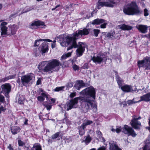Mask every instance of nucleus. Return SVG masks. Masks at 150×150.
Listing matches in <instances>:
<instances>
[{
    "instance_id": "18",
    "label": "nucleus",
    "mask_w": 150,
    "mask_h": 150,
    "mask_svg": "<svg viewBox=\"0 0 150 150\" xmlns=\"http://www.w3.org/2000/svg\"><path fill=\"white\" fill-rule=\"evenodd\" d=\"M32 77L30 75H25L22 76L21 81L22 84L25 86V83H29L32 80Z\"/></svg>"
},
{
    "instance_id": "39",
    "label": "nucleus",
    "mask_w": 150,
    "mask_h": 150,
    "mask_svg": "<svg viewBox=\"0 0 150 150\" xmlns=\"http://www.w3.org/2000/svg\"><path fill=\"white\" fill-rule=\"evenodd\" d=\"M18 143L20 146H22L25 144V143L20 139L18 140Z\"/></svg>"
},
{
    "instance_id": "13",
    "label": "nucleus",
    "mask_w": 150,
    "mask_h": 150,
    "mask_svg": "<svg viewBox=\"0 0 150 150\" xmlns=\"http://www.w3.org/2000/svg\"><path fill=\"white\" fill-rule=\"evenodd\" d=\"M1 93H3L6 98L9 97V94L11 92V86L9 83H5L1 86Z\"/></svg>"
},
{
    "instance_id": "57",
    "label": "nucleus",
    "mask_w": 150,
    "mask_h": 150,
    "mask_svg": "<svg viewBox=\"0 0 150 150\" xmlns=\"http://www.w3.org/2000/svg\"><path fill=\"white\" fill-rule=\"evenodd\" d=\"M121 129L120 128H117L115 130V131L117 133H119L121 131Z\"/></svg>"
},
{
    "instance_id": "28",
    "label": "nucleus",
    "mask_w": 150,
    "mask_h": 150,
    "mask_svg": "<svg viewBox=\"0 0 150 150\" xmlns=\"http://www.w3.org/2000/svg\"><path fill=\"white\" fill-rule=\"evenodd\" d=\"M85 127H83L82 125L79 127V134L80 135L83 136L85 133Z\"/></svg>"
},
{
    "instance_id": "5",
    "label": "nucleus",
    "mask_w": 150,
    "mask_h": 150,
    "mask_svg": "<svg viewBox=\"0 0 150 150\" xmlns=\"http://www.w3.org/2000/svg\"><path fill=\"white\" fill-rule=\"evenodd\" d=\"M89 29L83 28L82 30H78L76 31L72 34V36L69 35L65 37L64 35V38L69 40L68 42L69 43L72 40H76L80 38L83 35H88L89 34Z\"/></svg>"
},
{
    "instance_id": "19",
    "label": "nucleus",
    "mask_w": 150,
    "mask_h": 150,
    "mask_svg": "<svg viewBox=\"0 0 150 150\" xmlns=\"http://www.w3.org/2000/svg\"><path fill=\"white\" fill-rule=\"evenodd\" d=\"M114 72L115 73L116 80L119 86V88H120L121 86H123V83L124 82V81L119 76L117 72L116 71L114 70Z\"/></svg>"
},
{
    "instance_id": "2",
    "label": "nucleus",
    "mask_w": 150,
    "mask_h": 150,
    "mask_svg": "<svg viewBox=\"0 0 150 150\" xmlns=\"http://www.w3.org/2000/svg\"><path fill=\"white\" fill-rule=\"evenodd\" d=\"M62 63L56 59L49 61H43L38 65V72L42 74L49 72L55 68L61 66Z\"/></svg>"
},
{
    "instance_id": "9",
    "label": "nucleus",
    "mask_w": 150,
    "mask_h": 150,
    "mask_svg": "<svg viewBox=\"0 0 150 150\" xmlns=\"http://www.w3.org/2000/svg\"><path fill=\"white\" fill-rule=\"evenodd\" d=\"M115 2L114 0H107L106 1H101V0H98L96 5V7L98 9L101 7L105 6L106 7L112 8Z\"/></svg>"
},
{
    "instance_id": "46",
    "label": "nucleus",
    "mask_w": 150,
    "mask_h": 150,
    "mask_svg": "<svg viewBox=\"0 0 150 150\" xmlns=\"http://www.w3.org/2000/svg\"><path fill=\"white\" fill-rule=\"evenodd\" d=\"M76 92H75L72 93H71L70 94V95H69V97L71 98H73L75 96H76Z\"/></svg>"
},
{
    "instance_id": "30",
    "label": "nucleus",
    "mask_w": 150,
    "mask_h": 150,
    "mask_svg": "<svg viewBox=\"0 0 150 150\" xmlns=\"http://www.w3.org/2000/svg\"><path fill=\"white\" fill-rule=\"evenodd\" d=\"M92 140V137L90 136L89 134H88V135L86 137L85 139L83 140V142H84L85 144H87L91 141Z\"/></svg>"
},
{
    "instance_id": "8",
    "label": "nucleus",
    "mask_w": 150,
    "mask_h": 150,
    "mask_svg": "<svg viewBox=\"0 0 150 150\" xmlns=\"http://www.w3.org/2000/svg\"><path fill=\"white\" fill-rule=\"evenodd\" d=\"M29 27L31 29L35 30L40 28H45L46 25L44 22L38 19L32 21L29 25Z\"/></svg>"
},
{
    "instance_id": "43",
    "label": "nucleus",
    "mask_w": 150,
    "mask_h": 150,
    "mask_svg": "<svg viewBox=\"0 0 150 150\" xmlns=\"http://www.w3.org/2000/svg\"><path fill=\"white\" fill-rule=\"evenodd\" d=\"M64 88L63 87H57L54 89L55 91H59L62 90Z\"/></svg>"
},
{
    "instance_id": "11",
    "label": "nucleus",
    "mask_w": 150,
    "mask_h": 150,
    "mask_svg": "<svg viewBox=\"0 0 150 150\" xmlns=\"http://www.w3.org/2000/svg\"><path fill=\"white\" fill-rule=\"evenodd\" d=\"M80 98H81V96L76 97L69 100L67 103V110H69L72 108H77L79 100H80Z\"/></svg>"
},
{
    "instance_id": "23",
    "label": "nucleus",
    "mask_w": 150,
    "mask_h": 150,
    "mask_svg": "<svg viewBox=\"0 0 150 150\" xmlns=\"http://www.w3.org/2000/svg\"><path fill=\"white\" fill-rule=\"evenodd\" d=\"M21 130L20 127L17 126H14L11 127V130L13 134H16L19 132Z\"/></svg>"
},
{
    "instance_id": "29",
    "label": "nucleus",
    "mask_w": 150,
    "mask_h": 150,
    "mask_svg": "<svg viewBox=\"0 0 150 150\" xmlns=\"http://www.w3.org/2000/svg\"><path fill=\"white\" fill-rule=\"evenodd\" d=\"M115 32L114 31L112 33L108 32L107 33L108 38L109 39H111V40L115 39L116 38L114 36Z\"/></svg>"
},
{
    "instance_id": "32",
    "label": "nucleus",
    "mask_w": 150,
    "mask_h": 150,
    "mask_svg": "<svg viewBox=\"0 0 150 150\" xmlns=\"http://www.w3.org/2000/svg\"><path fill=\"white\" fill-rule=\"evenodd\" d=\"M93 32L94 35L95 37H97L98 36V34L100 33V31L99 29H94L93 30Z\"/></svg>"
},
{
    "instance_id": "20",
    "label": "nucleus",
    "mask_w": 150,
    "mask_h": 150,
    "mask_svg": "<svg viewBox=\"0 0 150 150\" xmlns=\"http://www.w3.org/2000/svg\"><path fill=\"white\" fill-rule=\"evenodd\" d=\"M142 101L146 102L150 101V92L140 97V99L139 100V102Z\"/></svg>"
},
{
    "instance_id": "36",
    "label": "nucleus",
    "mask_w": 150,
    "mask_h": 150,
    "mask_svg": "<svg viewBox=\"0 0 150 150\" xmlns=\"http://www.w3.org/2000/svg\"><path fill=\"white\" fill-rule=\"evenodd\" d=\"M60 133V132H58L52 136V138L53 139H56L59 136Z\"/></svg>"
},
{
    "instance_id": "3",
    "label": "nucleus",
    "mask_w": 150,
    "mask_h": 150,
    "mask_svg": "<svg viewBox=\"0 0 150 150\" xmlns=\"http://www.w3.org/2000/svg\"><path fill=\"white\" fill-rule=\"evenodd\" d=\"M123 11L125 14L128 15L140 14L142 13V11L140 10L137 2L134 1H132L125 6Z\"/></svg>"
},
{
    "instance_id": "25",
    "label": "nucleus",
    "mask_w": 150,
    "mask_h": 150,
    "mask_svg": "<svg viewBox=\"0 0 150 150\" xmlns=\"http://www.w3.org/2000/svg\"><path fill=\"white\" fill-rule=\"evenodd\" d=\"M120 28L122 30H130L132 29V27L124 24L120 26Z\"/></svg>"
},
{
    "instance_id": "35",
    "label": "nucleus",
    "mask_w": 150,
    "mask_h": 150,
    "mask_svg": "<svg viewBox=\"0 0 150 150\" xmlns=\"http://www.w3.org/2000/svg\"><path fill=\"white\" fill-rule=\"evenodd\" d=\"M44 39H40L37 40H35L34 42V46L35 47L38 46L40 45L39 42L40 41H44Z\"/></svg>"
},
{
    "instance_id": "59",
    "label": "nucleus",
    "mask_w": 150,
    "mask_h": 150,
    "mask_svg": "<svg viewBox=\"0 0 150 150\" xmlns=\"http://www.w3.org/2000/svg\"><path fill=\"white\" fill-rule=\"evenodd\" d=\"M9 80V79L8 78V76H7L6 77H5V78H3L2 79V81H3L4 82H5L8 80Z\"/></svg>"
},
{
    "instance_id": "52",
    "label": "nucleus",
    "mask_w": 150,
    "mask_h": 150,
    "mask_svg": "<svg viewBox=\"0 0 150 150\" xmlns=\"http://www.w3.org/2000/svg\"><path fill=\"white\" fill-rule=\"evenodd\" d=\"M7 148L9 149V150H13V146L11 144H9L7 146Z\"/></svg>"
},
{
    "instance_id": "51",
    "label": "nucleus",
    "mask_w": 150,
    "mask_h": 150,
    "mask_svg": "<svg viewBox=\"0 0 150 150\" xmlns=\"http://www.w3.org/2000/svg\"><path fill=\"white\" fill-rule=\"evenodd\" d=\"M73 86L72 82L70 81L68 83L67 87L68 88H71Z\"/></svg>"
},
{
    "instance_id": "6",
    "label": "nucleus",
    "mask_w": 150,
    "mask_h": 150,
    "mask_svg": "<svg viewBox=\"0 0 150 150\" xmlns=\"http://www.w3.org/2000/svg\"><path fill=\"white\" fill-rule=\"evenodd\" d=\"M80 103L84 104L89 109H91L94 112H96L97 111V106L96 104L93 103L94 100L91 99L90 98L87 97L81 96Z\"/></svg>"
},
{
    "instance_id": "26",
    "label": "nucleus",
    "mask_w": 150,
    "mask_h": 150,
    "mask_svg": "<svg viewBox=\"0 0 150 150\" xmlns=\"http://www.w3.org/2000/svg\"><path fill=\"white\" fill-rule=\"evenodd\" d=\"M43 105L46 108L47 110H50L52 107V103L47 101L43 102Z\"/></svg>"
},
{
    "instance_id": "61",
    "label": "nucleus",
    "mask_w": 150,
    "mask_h": 150,
    "mask_svg": "<svg viewBox=\"0 0 150 150\" xmlns=\"http://www.w3.org/2000/svg\"><path fill=\"white\" fill-rule=\"evenodd\" d=\"M50 100L52 103H54L55 102L56 100L54 98H52Z\"/></svg>"
},
{
    "instance_id": "55",
    "label": "nucleus",
    "mask_w": 150,
    "mask_h": 150,
    "mask_svg": "<svg viewBox=\"0 0 150 150\" xmlns=\"http://www.w3.org/2000/svg\"><path fill=\"white\" fill-rule=\"evenodd\" d=\"M67 57H66V55L65 54L63 55L61 57V59L62 60H64L66 59Z\"/></svg>"
},
{
    "instance_id": "21",
    "label": "nucleus",
    "mask_w": 150,
    "mask_h": 150,
    "mask_svg": "<svg viewBox=\"0 0 150 150\" xmlns=\"http://www.w3.org/2000/svg\"><path fill=\"white\" fill-rule=\"evenodd\" d=\"M137 28L140 32L143 33H145L147 32L148 27L146 25H139Z\"/></svg>"
},
{
    "instance_id": "48",
    "label": "nucleus",
    "mask_w": 150,
    "mask_h": 150,
    "mask_svg": "<svg viewBox=\"0 0 150 150\" xmlns=\"http://www.w3.org/2000/svg\"><path fill=\"white\" fill-rule=\"evenodd\" d=\"M41 79L40 78H39L37 80L36 82V85H38L41 83Z\"/></svg>"
},
{
    "instance_id": "17",
    "label": "nucleus",
    "mask_w": 150,
    "mask_h": 150,
    "mask_svg": "<svg viewBox=\"0 0 150 150\" xmlns=\"http://www.w3.org/2000/svg\"><path fill=\"white\" fill-rule=\"evenodd\" d=\"M48 43L46 42H44L42 43L40 46V52L43 55L44 54L47 52L49 50Z\"/></svg>"
},
{
    "instance_id": "63",
    "label": "nucleus",
    "mask_w": 150,
    "mask_h": 150,
    "mask_svg": "<svg viewBox=\"0 0 150 150\" xmlns=\"http://www.w3.org/2000/svg\"><path fill=\"white\" fill-rule=\"evenodd\" d=\"M28 120L27 119H26L25 120V122H24V125H28Z\"/></svg>"
},
{
    "instance_id": "50",
    "label": "nucleus",
    "mask_w": 150,
    "mask_h": 150,
    "mask_svg": "<svg viewBox=\"0 0 150 150\" xmlns=\"http://www.w3.org/2000/svg\"><path fill=\"white\" fill-rule=\"evenodd\" d=\"M7 24V23L6 22H3L1 23V27H6V25Z\"/></svg>"
},
{
    "instance_id": "41",
    "label": "nucleus",
    "mask_w": 150,
    "mask_h": 150,
    "mask_svg": "<svg viewBox=\"0 0 150 150\" xmlns=\"http://www.w3.org/2000/svg\"><path fill=\"white\" fill-rule=\"evenodd\" d=\"M89 68L88 64L87 63H85L83 66L82 67V68L83 69H88Z\"/></svg>"
},
{
    "instance_id": "44",
    "label": "nucleus",
    "mask_w": 150,
    "mask_h": 150,
    "mask_svg": "<svg viewBox=\"0 0 150 150\" xmlns=\"http://www.w3.org/2000/svg\"><path fill=\"white\" fill-rule=\"evenodd\" d=\"M73 69L74 71L78 70L79 69V66L76 64H74L73 67Z\"/></svg>"
},
{
    "instance_id": "64",
    "label": "nucleus",
    "mask_w": 150,
    "mask_h": 150,
    "mask_svg": "<svg viewBox=\"0 0 150 150\" xmlns=\"http://www.w3.org/2000/svg\"><path fill=\"white\" fill-rule=\"evenodd\" d=\"M60 6V5H58L56 6L54 8H52V10H55L56 8H57L58 7H59Z\"/></svg>"
},
{
    "instance_id": "12",
    "label": "nucleus",
    "mask_w": 150,
    "mask_h": 150,
    "mask_svg": "<svg viewBox=\"0 0 150 150\" xmlns=\"http://www.w3.org/2000/svg\"><path fill=\"white\" fill-rule=\"evenodd\" d=\"M107 56L103 53H99L97 57L93 56L91 60L95 63H100L103 61L106 62L107 60Z\"/></svg>"
},
{
    "instance_id": "60",
    "label": "nucleus",
    "mask_w": 150,
    "mask_h": 150,
    "mask_svg": "<svg viewBox=\"0 0 150 150\" xmlns=\"http://www.w3.org/2000/svg\"><path fill=\"white\" fill-rule=\"evenodd\" d=\"M18 103L21 104L23 103V101L22 100H20L19 98L18 99Z\"/></svg>"
},
{
    "instance_id": "58",
    "label": "nucleus",
    "mask_w": 150,
    "mask_h": 150,
    "mask_svg": "<svg viewBox=\"0 0 150 150\" xmlns=\"http://www.w3.org/2000/svg\"><path fill=\"white\" fill-rule=\"evenodd\" d=\"M71 52H69L68 53H67V54H65L66 56V57H70L71 55Z\"/></svg>"
},
{
    "instance_id": "33",
    "label": "nucleus",
    "mask_w": 150,
    "mask_h": 150,
    "mask_svg": "<svg viewBox=\"0 0 150 150\" xmlns=\"http://www.w3.org/2000/svg\"><path fill=\"white\" fill-rule=\"evenodd\" d=\"M134 98L132 100H129L127 101V103L129 105H132L137 103H139V101H134Z\"/></svg>"
},
{
    "instance_id": "7",
    "label": "nucleus",
    "mask_w": 150,
    "mask_h": 150,
    "mask_svg": "<svg viewBox=\"0 0 150 150\" xmlns=\"http://www.w3.org/2000/svg\"><path fill=\"white\" fill-rule=\"evenodd\" d=\"M96 89L92 86H91L83 90L80 93L82 96H86L87 97L92 98L95 100L96 98Z\"/></svg>"
},
{
    "instance_id": "10",
    "label": "nucleus",
    "mask_w": 150,
    "mask_h": 150,
    "mask_svg": "<svg viewBox=\"0 0 150 150\" xmlns=\"http://www.w3.org/2000/svg\"><path fill=\"white\" fill-rule=\"evenodd\" d=\"M137 65L139 69L145 67V70H150V57H146L144 58L143 60L138 61Z\"/></svg>"
},
{
    "instance_id": "54",
    "label": "nucleus",
    "mask_w": 150,
    "mask_h": 150,
    "mask_svg": "<svg viewBox=\"0 0 150 150\" xmlns=\"http://www.w3.org/2000/svg\"><path fill=\"white\" fill-rule=\"evenodd\" d=\"M144 37L147 38L148 39H150V29L149 30V33L148 34L144 35Z\"/></svg>"
},
{
    "instance_id": "27",
    "label": "nucleus",
    "mask_w": 150,
    "mask_h": 150,
    "mask_svg": "<svg viewBox=\"0 0 150 150\" xmlns=\"http://www.w3.org/2000/svg\"><path fill=\"white\" fill-rule=\"evenodd\" d=\"M41 95L42 96H39L37 97L38 100L39 101H44L45 100V97L48 98L47 94L44 93L42 92L41 93Z\"/></svg>"
},
{
    "instance_id": "42",
    "label": "nucleus",
    "mask_w": 150,
    "mask_h": 150,
    "mask_svg": "<svg viewBox=\"0 0 150 150\" xmlns=\"http://www.w3.org/2000/svg\"><path fill=\"white\" fill-rule=\"evenodd\" d=\"M149 15L148 11L147 9L145 8L144 9V15L145 16H148Z\"/></svg>"
},
{
    "instance_id": "53",
    "label": "nucleus",
    "mask_w": 150,
    "mask_h": 150,
    "mask_svg": "<svg viewBox=\"0 0 150 150\" xmlns=\"http://www.w3.org/2000/svg\"><path fill=\"white\" fill-rule=\"evenodd\" d=\"M16 76V74L12 75H10L8 76L9 79H14Z\"/></svg>"
},
{
    "instance_id": "14",
    "label": "nucleus",
    "mask_w": 150,
    "mask_h": 150,
    "mask_svg": "<svg viewBox=\"0 0 150 150\" xmlns=\"http://www.w3.org/2000/svg\"><path fill=\"white\" fill-rule=\"evenodd\" d=\"M105 21H106L103 19L97 18L93 21L91 24L93 25H98L103 23L100 25V27H97V28H98L100 27L101 28L104 29L106 28L107 24V23L105 22Z\"/></svg>"
},
{
    "instance_id": "47",
    "label": "nucleus",
    "mask_w": 150,
    "mask_h": 150,
    "mask_svg": "<svg viewBox=\"0 0 150 150\" xmlns=\"http://www.w3.org/2000/svg\"><path fill=\"white\" fill-rule=\"evenodd\" d=\"M134 117H136V116L135 115H134L132 116V119H133L134 120H135L136 121H138V120L140 119H141V117L140 116H139L138 117L135 118Z\"/></svg>"
},
{
    "instance_id": "37",
    "label": "nucleus",
    "mask_w": 150,
    "mask_h": 150,
    "mask_svg": "<svg viewBox=\"0 0 150 150\" xmlns=\"http://www.w3.org/2000/svg\"><path fill=\"white\" fill-rule=\"evenodd\" d=\"M35 148V150H42L41 146L40 144L36 146H34L33 148Z\"/></svg>"
},
{
    "instance_id": "24",
    "label": "nucleus",
    "mask_w": 150,
    "mask_h": 150,
    "mask_svg": "<svg viewBox=\"0 0 150 150\" xmlns=\"http://www.w3.org/2000/svg\"><path fill=\"white\" fill-rule=\"evenodd\" d=\"M8 28L7 27H1V35H7L8 36Z\"/></svg>"
},
{
    "instance_id": "4",
    "label": "nucleus",
    "mask_w": 150,
    "mask_h": 150,
    "mask_svg": "<svg viewBox=\"0 0 150 150\" xmlns=\"http://www.w3.org/2000/svg\"><path fill=\"white\" fill-rule=\"evenodd\" d=\"M130 124L132 127H129L128 125H124L123 130L126 131L129 135L135 137L136 136L137 134L135 133L133 128L136 130H140L141 125V123L139 121H137L132 119L130 122Z\"/></svg>"
},
{
    "instance_id": "22",
    "label": "nucleus",
    "mask_w": 150,
    "mask_h": 150,
    "mask_svg": "<svg viewBox=\"0 0 150 150\" xmlns=\"http://www.w3.org/2000/svg\"><path fill=\"white\" fill-rule=\"evenodd\" d=\"M85 84L83 80H79L75 84L74 87L77 90H79L82 87L85 86Z\"/></svg>"
},
{
    "instance_id": "62",
    "label": "nucleus",
    "mask_w": 150,
    "mask_h": 150,
    "mask_svg": "<svg viewBox=\"0 0 150 150\" xmlns=\"http://www.w3.org/2000/svg\"><path fill=\"white\" fill-rule=\"evenodd\" d=\"M98 150H106L103 147H100L98 149Z\"/></svg>"
},
{
    "instance_id": "31",
    "label": "nucleus",
    "mask_w": 150,
    "mask_h": 150,
    "mask_svg": "<svg viewBox=\"0 0 150 150\" xmlns=\"http://www.w3.org/2000/svg\"><path fill=\"white\" fill-rule=\"evenodd\" d=\"M93 122L92 121L87 120L86 122H83L81 125L83 127H86V126L91 125Z\"/></svg>"
},
{
    "instance_id": "15",
    "label": "nucleus",
    "mask_w": 150,
    "mask_h": 150,
    "mask_svg": "<svg viewBox=\"0 0 150 150\" xmlns=\"http://www.w3.org/2000/svg\"><path fill=\"white\" fill-rule=\"evenodd\" d=\"M9 29L8 30V36H11L15 35L19 28V26L17 25L14 24L10 25L8 26Z\"/></svg>"
},
{
    "instance_id": "16",
    "label": "nucleus",
    "mask_w": 150,
    "mask_h": 150,
    "mask_svg": "<svg viewBox=\"0 0 150 150\" xmlns=\"http://www.w3.org/2000/svg\"><path fill=\"white\" fill-rule=\"evenodd\" d=\"M120 88L123 92L125 93L133 92L136 91L137 90V88L136 86L134 89H133L131 85L127 84L123 85Z\"/></svg>"
},
{
    "instance_id": "38",
    "label": "nucleus",
    "mask_w": 150,
    "mask_h": 150,
    "mask_svg": "<svg viewBox=\"0 0 150 150\" xmlns=\"http://www.w3.org/2000/svg\"><path fill=\"white\" fill-rule=\"evenodd\" d=\"M73 4H71L69 5H66L64 7V9L66 11H67L69 8L72 7L73 6Z\"/></svg>"
},
{
    "instance_id": "34",
    "label": "nucleus",
    "mask_w": 150,
    "mask_h": 150,
    "mask_svg": "<svg viewBox=\"0 0 150 150\" xmlns=\"http://www.w3.org/2000/svg\"><path fill=\"white\" fill-rule=\"evenodd\" d=\"M107 36V33L105 32H103L102 33V35L100 36V39L101 40H102L103 37H104V39L105 40L106 38H108Z\"/></svg>"
},
{
    "instance_id": "56",
    "label": "nucleus",
    "mask_w": 150,
    "mask_h": 150,
    "mask_svg": "<svg viewBox=\"0 0 150 150\" xmlns=\"http://www.w3.org/2000/svg\"><path fill=\"white\" fill-rule=\"evenodd\" d=\"M66 113H65L64 114V117L63 119V120L65 121L66 122L68 120V118L67 117V116L66 115Z\"/></svg>"
},
{
    "instance_id": "49",
    "label": "nucleus",
    "mask_w": 150,
    "mask_h": 150,
    "mask_svg": "<svg viewBox=\"0 0 150 150\" xmlns=\"http://www.w3.org/2000/svg\"><path fill=\"white\" fill-rule=\"evenodd\" d=\"M97 134L99 136V137H101L102 136V132L99 130H98L96 131Z\"/></svg>"
},
{
    "instance_id": "1",
    "label": "nucleus",
    "mask_w": 150,
    "mask_h": 150,
    "mask_svg": "<svg viewBox=\"0 0 150 150\" xmlns=\"http://www.w3.org/2000/svg\"><path fill=\"white\" fill-rule=\"evenodd\" d=\"M64 38V35H60L58 38L59 39V41L61 45L63 47H68L69 45H71L67 48V50H69L72 49L73 48H78L76 50V55L77 57H80L82 56L85 51V47L83 46L82 45H85L84 43L81 42H79L78 44H77L76 40H72L69 43L68 42L69 40H67Z\"/></svg>"
},
{
    "instance_id": "45",
    "label": "nucleus",
    "mask_w": 150,
    "mask_h": 150,
    "mask_svg": "<svg viewBox=\"0 0 150 150\" xmlns=\"http://www.w3.org/2000/svg\"><path fill=\"white\" fill-rule=\"evenodd\" d=\"M6 110V108H4L3 106L0 107V114L1 113L2 111L5 112Z\"/></svg>"
},
{
    "instance_id": "40",
    "label": "nucleus",
    "mask_w": 150,
    "mask_h": 150,
    "mask_svg": "<svg viewBox=\"0 0 150 150\" xmlns=\"http://www.w3.org/2000/svg\"><path fill=\"white\" fill-rule=\"evenodd\" d=\"M0 102L4 103L5 102L4 97L1 94H0Z\"/></svg>"
}]
</instances>
